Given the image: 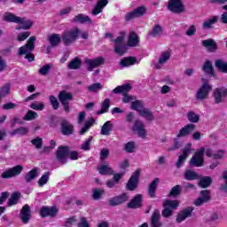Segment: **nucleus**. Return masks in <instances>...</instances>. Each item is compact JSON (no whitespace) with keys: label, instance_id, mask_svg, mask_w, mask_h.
<instances>
[{"label":"nucleus","instance_id":"19","mask_svg":"<svg viewBox=\"0 0 227 227\" xmlns=\"http://www.w3.org/2000/svg\"><path fill=\"white\" fill-rule=\"evenodd\" d=\"M200 194L201 196L193 202L195 207H201L204 203L210 201V192H208V190L201 191Z\"/></svg>","mask_w":227,"mask_h":227},{"label":"nucleus","instance_id":"11","mask_svg":"<svg viewBox=\"0 0 227 227\" xmlns=\"http://www.w3.org/2000/svg\"><path fill=\"white\" fill-rule=\"evenodd\" d=\"M129 193H121L120 195L114 196L108 200L110 207H118L123 205L126 201L129 200Z\"/></svg>","mask_w":227,"mask_h":227},{"label":"nucleus","instance_id":"36","mask_svg":"<svg viewBox=\"0 0 227 227\" xmlns=\"http://www.w3.org/2000/svg\"><path fill=\"white\" fill-rule=\"evenodd\" d=\"M217 20H219V17L217 16L211 17L204 20L202 27L204 29H210L212 28V26H214V24L217 22Z\"/></svg>","mask_w":227,"mask_h":227},{"label":"nucleus","instance_id":"55","mask_svg":"<svg viewBox=\"0 0 227 227\" xmlns=\"http://www.w3.org/2000/svg\"><path fill=\"white\" fill-rule=\"evenodd\" d=\"M91 141H93V137H89V138L81 145V150H83L84 152L91 150Z\"/></svg>","mask_w":227,"mask_h":227},{"label":"nucleus","instance_id":"35","mask_svg":"<svg viewBox=\"0 0 227 227\" xmlns=\"http://www.w3.org/2000/svg\"><path fill=\"white\" fill-rule=\"evenodd\" d=\"M162 27H160V25H155L149 33V35L153 38H160V36H162Z\"/></svg>","mask_w":227,"mask_h":227},{"label":"nucleus","instance_id":"18","mask_svg":"<svg viewBox=\"0 0 227 227\" xmlns=\"http://www.w3.org/2000/svg\"><path fill=\"white\" fill-rule=\"evenodd\" d=\"M170 58H171V52H169V51L161 52L160 58H159L158 63H156L154 65L155 68L157 70H160V68H162V67H164V65H166V63H168V61H169Z\"/></svg>","mask_w":227,"mask_h":227},{"label":"nucleus","instance_id":"31","mask_svg":"<svg viewBox=\"0 0 227 227\" xmlns=\"http://www.w3.org/2000/svg\"><path fill=\"white\" fill-rule=\"evenodd\" d=\"M81 65H82L81 59L76 57L67 63V67L69 70H79V68H81Z\"/></svg>","mask_w":227,"mask_h":227},{"label":"nucleus","instance_id":"50","mask_svg":"<svg viewBox=\"0 0 227 227\" xmlns=\"http://www.w3.org/2000/svg\"><path fill=\"white\" fill-rule=\"evenodd\" d=\"M30 107L34 109V111H43V109H45V103L35 101L30 104Z\"/></svg>","mask_w":227,"mask_h":227},{"label":"nucleus","instance_id":"57","mask_svg":"<svg viewBox=\"0 0 227 227\" xmlns=\"http://www.w3.org/2000/svg\"><path fill=\"white\" fill-rule=\"evenodd\" d=\"M187 118L191 123H198V121H200V115L196 114L194 112H189Z\"/></svg>","mask_w":227,"mask_h":227},{"label":"nucleus","instance_id":"2","mask_svg":"<svg viewBox=\"0 0 227 227\" xmlns=\"http://www.w3.org/2000/svg\"><path fill=\"white\" fill-rule=\"evenodd\" d=\"M35 42H36L35 36H31L27 44L21 46L19 49V55L22 56V54H26L25 59H28V61H35V55L31 54V51L35 50Z\"/></svg>","mask_w":227,"mask_h":227},{"label":"nucleus","instance_id":"7","mask_svg":"<svg viewBox=\"0 0 227 227\" xmlns=\"http://www.w3.org/2000/svg\"><path fill=\"white\" fill-rule=\"evenodd\" d=\"M23 170L24 167L22 165H17L4 171L1 175V177L4 179L14 178V176H19V175H20Z\"/></svg>","mask_w":227,"mask_h":227},{"label":"nucleus","instance_id":"27","mask_svg":"<svg viewBox=\"0 0 227 227\" xmlns=\"http://www.w3.org/2000/svg\"><path fill=\"white\" fill-rule=\"evenodd\" d=\"M202 45L206 47L209 52H215V51H217V43H215L214 39L203 40Z\"/></svg>","mask_w":227,"mask_h":227},{"label":"nucleus","instance_id":"13","mask_svg":"<svg viewBox=\"0 0 227 227\" xmlns=\"http://www.w3.org/2000/svg\"><path fill=\"white\" fill-rule=\"evenodd\" d=\"M68 146L61 145L57 149L56 159L60 164H67V157H68Z\"/></svg>","mask_w":227,"mask_h":227},{"label":"nucleus","instance_id":"51","mask_svg":"<svg viewBox=\"0 0 227 227\" xmlns=\"http://www.w3.org/2000/svg\"><path fill=\"white\" fill-rule=\"evenodd\" d=\"M36 118H38V114L33 110H29L23 117V120L26 121H31L33 120H36Z\"/></svg>","mask_w":227,"mask_h":227},{"label":"nucleus","instance_id":"38","mask_svg":"<svg viewBox=\"0 0 227 227\" xmlns=\"http://www.w3.org/2000/svg\"><path fill=\"white\" fill-rule=\"evenodd\" d=\"M138 114L145 118V120H147L148 121H152L154 119L153 114L148 108H144L140 111V113H138Z\"/></svg>","mask_w":227,"mask_h":227},{"label":"nucleus","instance_id":"28","mask_svg":"<svg viewBox=\"0 0 227 227\" xmlns=\"http://www.w3.org/2000/svg\"><path fill=\"white\" fill-rule=\"evenodd\" d=\"M108 3L109 2L107 0H99L95 8L92 10V15H98V13H102V10L107 6Z\"/></svg>","mask_w":227,"mask_h":227},{"label":"nucleus","instance_id":"44","mask_svg":"<svg viewBox=\"0 0 227 227\" xmlns=\"http://www.w3.org/2000/svg\"><path fill=\"white\" fill-rule=\"evenodd\" d=\"M110 106L111 100L109 98H106L101 105V110L98 111L97 114H104V113H107Z\"/></svg>","mask_w":227,"mask_h":227},{"label":"nucleus","instance_id":"3","mask_svg":"<svg viewBox=\"0 0 227 227\" xmlns=\"http://www.w3.org/2000/svg\"><path fill=\"white\" fill-rule=\"evenodd\" d=\"M202 85L197 90L195 98L198 100H207L208 98V95H210V91H212V85L208 83L204 78H201Z\"/></svg>","mask_w":227,"mask_h":227},{"label":"nucleus","instance_id":"37","mask_svg":"<svg viewBox=\"0 0 227 227\" xmlns=\"http://www.w3.org/2000/svg\"><path fill=\"white\" fill-rule=\"evenodd\" d=\"M100 175H114V170L108 164H103L98 167Z\"/></svg>","mask_w":227,"mask_h":227},{"label":"nucleus","instance_id":"52","mask_svg":"<svg viewBox=\"0 0 227 227\" xmlns=\"http://www.w3.org/2000/svg\"><path fill=\"white\" fill-rule=\"evenodd\" d=\"M210 184H212V178L208 176L202 177L199 182V185L202 187V189L208 187Z\"/></svg>","mask_w":227,"mask_h":227},{"label":"nucleus","instance_id":"62","mask_svg":"<svg viewBox=\"0 0 227 227\" xmlns=\"http://www.w3.org/2000/svg\"><path fill=\"white\" fill-rule=\"evenodd\" d=\"M88 91H90L91 93H96V91H98V90H102V84L101 83H93L92 85H90L87 87Z\"/></svg>","mask_w":227,"mask_h":227},{"label":"nucleus","instance_id":"30","mask_svg":"<svg viewBox=\"0 0 227 227\" xmlns=\"http://www.w3.org/2000/svg\"><path fill=\"white\" fill-rule=\"evenodd\" d=\"M129 47H137L139 45V36L137 34L131 32L128 39Z\"/></svg>","mask_w":227,"mask_h":227},{"label":"nucleus","instance_id":"24","mask_svg":"<svg viewBox=\"0 0 227 227\" xmlns=\"http://www.w3.org/2000/svg\"><path fill=\"white\" fill-rule=\"evenodd\" d=\"M61 130L64 136H70L74 133V125L70 124L68 121L63 120L61 122Z\"/></svg>","mask_w":227,"mask_h":227},{"label":"nucleus","instance_id":"34","mask_svg":"<svg viewBox=\"0 0 227 227\" xmlns=\"http://www.w3.org/2000/svg\"><path fill=\"white\" fill-rule=\"evenodd\" d=\"M74 22H79V24H91V19L83 14H78L74 18Z\"/></svg>","mask_w":227,"mask_h":227},{"label":"nucleus","instance_id":"48","mask_svg":"<svg viewBox=\"0 0 227 227\" xmlns=\"http://www.w3.org/2000/svg\"><path fill=\"white\" fill-rule=\"evenodd\" d=\"M143 106L144 104L141 100L131 102V109H133V111H137V113H141V111L145 109Z\"/></svg>","mask_w":227,"mask_h":227},{"label":"nucleus","instance_id":"32","mask_svg":"<svg viewBox=\"0 0 227 227\" xmlns=\"http://www.w3.org/2000/svg\"><path fill=\"white\" fill-rule=\"evenodd\" d=\"M129 90H132V87L130 86L129 83H126L124 85H121L114 89L113 93H122L123 95H127Z\"/></svg>","mask_w":227,"mask_h":227},{"label":"nucleus","instance_id":"41","mask_svg":"<svg viewBox=\"0 0 227 227\" xmlns=\"http://www.w3.org/2000/svg\"><path fill=\"white\" fill-rule=\"evenodd\" d=\"M11 136H26L29 134V129L26 127H20L10 132Z\"/></svg>","mask_w":227,"mask_h":227},{"label":"nucleus","instance_id":"29","mask_svg":"<svg viewBox=\"0 0 227 227\" xmlns=\"http://www.w3.org/2000/svg\"><path fill=\"white\" fill-rule=\"evenodd\" d=\"M159 182H160L159 178H155L149 184L148 194L150 198H155V194H157V185H159Z\"/></svg>","mask_w":227,"mask_h":227},{"label":"nucleus","instance_id":"10","mask_svg":"<svg viewBox=\"0 0 227 227\" xmlns=\"http://www.w3.org/2000/svg\"><path fill=\"white\" fill-rule=\"evenodd\" d=\"M191 146H192V144H187L182 150V154L178 157V160L176 163V168H182V166H184V162H185L187 157H189L192 152Z\"/></svg>","mask_w":227,"mask_h":227},{"label":"nucleus","instance_id":"59","mask_svg":"<svg viewBox=\"0 0 227 227\" xmlns=\"http://www.w3.org/2000/svg\"><path fill=\"white\" fill-rule=\"evenodd\" d=\"M49 100L51 107L55 109V111L59 109V101H58V98L55 96H50Z\"/></svg>","mask_w":227,"mask_h":227},{"label":"nucleus","instance_id":"6","mask_svg":"<svg viewBox=\"0 0 227 227\" xmlns=\"http://www.w3.org/2000/svg\"><path fill=\"white\" fill-rule=\"evenodd\" d=\"M131 130L136 132V134H137L139 137H142V139H146V137L148 136V131L146 130V127L145 126L143 121L136 120Z\"/></svg>","mask_w":227,"mask_h":227},{"label":"nucleus","instance_id":"14","mask_svg":"<svg viewBox=\"0 0 227 227\" xmlns=\"http://www.w3.org/2000/svg\"><path fill=\"white\" fill-rule=\"evenodd\" d=\"M84 63L87 69H89L90 72H93V69L100 67V65H104V59L102 57H98L95 59H86Z\"/></svg>","mask_w":227,"mask_h":227},{"label":"nucleus","instance_id":"9","mask_svg":"<svg viewBox=\"0 0 227 227\" xmlns=\"http://www.w3.org/2000/svg\"><path fill=\"white\" fill-rule=\"evenodd\" d=\"M212 95L215 104H222L227 97V89L226 87L216 88L213 90Z\"/></svg>","mask_w":227,"mask_h":227},{"label":"nucleus","instance_id":"17","mask_svg":"<svg viewBox=\"0 0 227 227\" xmlns=\"http://www.w3.org/2000/svg\"><path fill=\"white\" fill-rule=\"evenodd\" d=\"M160 211L159 209H155L151 215V227H162L164 223L160 221Z\"/></svg>","mask_w":227,"mask_h":227},{"label":"nucleus","instance_id":"15","mask_svg":"<svg viewBox=\"0 0 227 227\" xmlns=\"http://www.w3.org/2000/svg\"><path fill=\"white\" fill-rule=\"evenodd\" d=\"M141 175V170L137 169L134 172V174L129 178L128 184H127V189L128 191H135L137 187V182H139V176Z\"/></svg>","mask_w":227,"mask_h":227},{"label":"nucleus","instance_id":"23","mask_svg":"<svg viewBox=\"0 0 227 227\" xmlns=\"http://www.w3.org/2000/svg\"><path fill=\"white\" fill-rule=\"evenodd\" d=\"M196 129V125L194 124H187L183 129H181L176 135V137H187L191 132Z\"/></svg>","mask_w":227,"mask_h":227},{"label":"nucleus","instance_id":"8","mask_svg":"<svg viewBox=\"0 0 227 227\" xmlns=\"http://www.w3.org/2000/svg\"><path fill=\"white\" fill-rule=\"evenodd\" d=\"M74 97L72 96V93L67 91V90H61L59 93V100L64 106V111L66 113L70 112V106H68V101L72 100Z\"/></svg>","mask_w":227,"mask_h":227},{"label":"nucleus","instance_id":"5","mask_svg":"<svg viewBox=\"0 0 227 227\" xmlns=\"http://www.w3.org/2000/svg\"><path fill=\"white\" fill-rule=\"evenodd\" d=\"M167 7L169 12H172V13L180 14L185 12V6L182 0H168Z\"/></svg>","mask_w":227,"mask_h":227},{"label":"nucleus","instance_id":"25","mask_svg":"<svg viewBox=\"0 0 227 227\" xmlns=\"http://www.w3.org/2000/svg\"><path fill=\"white\" fill-rule=\"evenodd\" d=\"M143 203V195L137 194L129 203V208H139Z\"/></svg>","mask_w":227,"mask_h":227},{"label":"nucleus","instance_id":"64","mask_svg":"<svg viewBox=\"0 0 227 227\" xmlns=\"http://www.w3.org/2000/svg\"><path fill=\"white\" fill-rule=\"evenodd\" d=\"M51 65L47 64L43 67H41L38 72L41 75H47V74L51 72Z\"/></svg>","mask_w":227,"mask_h":227},{"label":"nucleus","instance_id":"60","mask_svg":"<svg viewBox=\"0 0 227 227\" xmlns=\"http://www.w3.org/2000/svg\"><path fill=\"white\" fill-rule=\"evenodd\" d=\"M106 192L103 189H95L92 193V198L94 200H100V197L104 196Z\"/></svg>","mask_w":227,"mask_h":227},{"label":"nucleus","instance_id":"12","mask_svg":"<svg viewBox=\"0 0 227 227\" xmlns=\"http://www.w3.org/2000/svg\"><path fill=\"white\" fill-rule=\"evenodd\" d=\"M146 13V7L145 6H140L133 11L127 12L125 15V20H132L133 19H137L139 17H143Z\"/></svg>","mask_w":227,"mask_h":227},{"label":"nucleus","instance_id":"42","mask_svg":"<svg viewBox=\"0 0 227 227\" xmlns=\"http://www.w3.org/2000/svg\"><path fill=\"white\" fill-rule=\"evenodd\" d=\"M113 131V123L110 121H107L101 128L102 136H109Z\"/></svg>","mask_w":227,"mask_h":227},{"label":"nucleus","instance_id":"21","mask_svg":"<svg viewBox=\"0 0 227 227\" xmlns=\"http://www.w3.org/2000/svg\"><path fill=\"white\" fill-rule=\"evenodd\" d=\"M20 219L25 224H27V223H29V219H31V208L29 207V205L26 204L21 208Z\"/></svg>","mask_w":227,"mask_h":227},{"label":"nucleus","instance_id":"4","mask_svg":"<svg viewBox=\"0 0 227 227\" xmlns=\"http://www.w3.org/2000/svg\"><path fill=\"white\" fill-rule=\"evenodd\" d=\"M79 37V29L74 27L65 31L61 35V40L65 45H72V43Z\"/></svg>","mask_w":227,"mask_h":227},{"label":"nucleus","instance_id":"61","mask_svg":"<svg viewBox=\"0 0 227 227\" xmlns=\"http://www.w3.org/2000/svg\"><path fill=\"white\" fill-rule=\"evenodd\" d=\"M32 145H34V146H35V148H37V150H40V148H42V145H43V140L42 139V137H35L34 139L31 140Z\"/></svg>","mask_w":227,"mask_h":227},{"label":"nucleus","instance_id":"43","mask_svg":"<svg viewBox=\"0 0 227 227\" xmlns=\"http://www.w3.org/2000/svg\"><path fill=\"white\" fill-rule=\"evenodd\" d=\"M179 206L180 202H178V200H167L163 202V207H167L169 210L172 211L178 208Z\"/></svg>","mask_w":227,"mask_h":227},{"label":"nucleus","instance_id":"58","mask_svg":"<svg viewBox=\"0 0 227 227\" xmlns=\"http://www.w3.org/2000/svg\"><path fill=\"white\" fill-rule=\"evenodd\" d=\"M49 176H51V173L46 172L44 173L41 178L38 180V185L39 187H43L47 182H49Z\"/></svg>","mask_w":227,"mask_h":227},{"label":"nucleus","instance_id":"20","mask_svg":"<svg viewBox=\"0 0 227 227\" xmlns=\"http://www.w3.org/2000/svg\"><path fill=\"white\" fill-rule=\"evenodd\" d=\"M193 210V207H188L179 212L176 219V223H183V221H185L187 217H191Z\"/></svg>","mask_w":227,"mask_h":227},{"label":"nucleus","instance_id":"56","mask_svg":"<svg viewBox=\"0 0 227 227\" xmlns=\"http://www.w3.org/2000/svg\"><path fill=\"white\" fill-rule=\"evenodd\" d=\"M184 178L186 180H198V178H200V176H198V174H196V172H194L192 170H187L184 173Z\"/></svg>","mask_w":227,"mask_h":227},{"label":"nucleus","instance_id":"47","mask_svg":"<svg viewBox=\"0 0 227 227\" xmlns=\"http://www.w3.org/2000/svg\"><path fill=\"white\" fill-rule=\"evenodd\" d=\"M20 198V193L19 192L12 193L8 200V206L13 207V205H17Z\"/></svg>","mask_w":227,"mask_h":227},{"label":"nucleus","instance_id":"22","mask_svg":"<svg viewBox=\"0 0 227 227\" xmlns=\"http://www.w3.org/2000/svg\"><path fill=\"white\" fill-rule=\"evenodd\" d=\"M58 214V209L54 207H43L40 209V215L41 217H54Z\"/></svg>","mask_w":227,"mask_h":227},{"label":"nucleus","instance_id":"54","mask_svg":"<svg viewBox=\"0 0 227 227\" xmlns=\"http://www.w3.org/2000/svg\"><path fill=\"white\" fill-rule=\"evenodd\" d=\"M12 88V85L10 83H5L1 89H0V97L4 98L10 94V90Z\"/></svg>","mask_w":227,"mask_h":227},{"label":"nucleus","instance_id":"63","mask_svg":"<svg viewBox=\"0 0 227 227\" xmlns=\"http://www.w3.org/2000/svg\"><path fill=\"white\" fill-rule=\"evenodd\" d=\"M136 150V144L134 142H128L125 145V151L128 152V153H132Z\"/></svg>","mask_w":227,"mask_h":227},{"label":"nucleus","instance_id":"26","mask_svg":"<svg viewBox=\"0 0 227 227\" xmlns=\"http://www.w3.org/2000/svg\"><path fill=\"white\" fill-rule=\"evenodd\" d=\"M3 20H4V22H14L18 24V22H22V18L15 16V14L12 12H5L3 15Z\"/></svg>","mask_w":227,"mask_h":227},{"label":"nucleus","instance_id":"33","mask_svg":"<svg viewBox=\"0 0 227 227\" xmlns=\"http://www.w3.org/2000/svg\"><path fill=\"white\" fill-rule=\"evenodd\" d=\"M48 41L51 47H57L61 42V36L59 34H52L48 36Z\"/></svg>","mask_w":227,"mask_h":227},{"label":"nucleus","instance_id":"40","mask_svg":"<svg viewBox=\"0 0 227 227\" xmlns=\"http://www.w3.org/2000/svg\"><path fill=\"white\" fill-rule=\"evenodd\" d=\"M136 63H137V59H136V58L128 57L121 60L120 65L121 67H132V65H136Z\"/></svg>","mask_w":227,"mask_h":227},{"label":"nucleus","instance_id":"16","mask_svg":"<svg viewBox=\"0 0 227 227\" xmlns=\"http://www.w3.org/2000/svg\"><path fill=\"white\" fill-rule=\"evenodd\" d=\"M123 40H125V35H120L118 36L115 40V52L116 54H118L119 56H123V54H125L127 49L125 48V46L123 45Z\"/></svg>","mask_w":227,"mask_h":227},{"label":"nucleus","instance_id":"53","mask_svg":"<svg viewBox=\"0 0 227 227\" xmlns=\"http://www.w3.org/2000/svg\"><path fill=\"white\" fill-rule=\"evenodd\" d=\"M215 67L216 68H218V70H220V72H224L225 74H227V63L221 60V59H217L215 61Z\"/></svg>","mask_w":227,"mask_h":227},{"label":"nucleus","instance_id":"46","mask_svg":"<svg viewBox=\"0 0 227 227\" xmlns=\"http://www.w3.org/2000/svg\"><path fill=\"white\" fill-rule=\"evenodd\" d=\"M93 123H95V120L94 119H89L85 122V124L82 128V129L80 130L81 136H83V134H86V132H88L90 130V129H91V127H93Z\"/></svg>","mask_w":227,"mask_h":227},{"label":"nucleus","instance_id":"45","mask_svg":"<svg viewBox=\"0 0 227 227\" xmlns=\"http://www.w3.org/2000/svg\"><path fill=\"white\" fill-rule=\"evenodd\" d=\"M18 24H21V27H16V29H31L34 26V22L30 20H26L24 18H22V22H18Z\"/></svg>","mask_w":227,"mask_h":227},{"label":"nucleus","instance_id":"1","mask_svg":"<svg viewBox=\"0 0 227 227\" xmlns=\"http://www.w3.org/2000/svg\"><path fill=\"white\" fill-rule=\"evenodd\" d=\"M205 153L207 157H212V159H214V153L212 152V149L205 150V147H200L191 159L190 164H192V166H196V168H201V166H203V162L205 161L203 158Z\"/></svg>","mask_w":227,"mask_h":227},{"label":"nucleus","instance_id":"49","mask_svg":"<svg viewBox=\"0 0 227 227\" xmlns=\"http://www.w3.org/2000/svg\"><path fill=\"white\" fill-rule=\"evenodd\" d=\"M202 70L206 73L208 74L209 75L214 74V67H212V62L210 60H207L204 63V66L202 67Z\"/></svg>","mask_w":227,"mask_h":227},{"label":"nucleus","instance_id":"39","mask_svg":"<svg viewBox=\"0 0 227 227\" xmlns=\"http://www.w3.org/2000/svg\"><path fill=\"white\" fill-rule=\"evenodd\" d=\"M36 176H38V170L36 168H33L26 174L24 179L27 184H30V182H33Z\"/></svg>","mask_w":227,"mask_h":227}]
</instances>
